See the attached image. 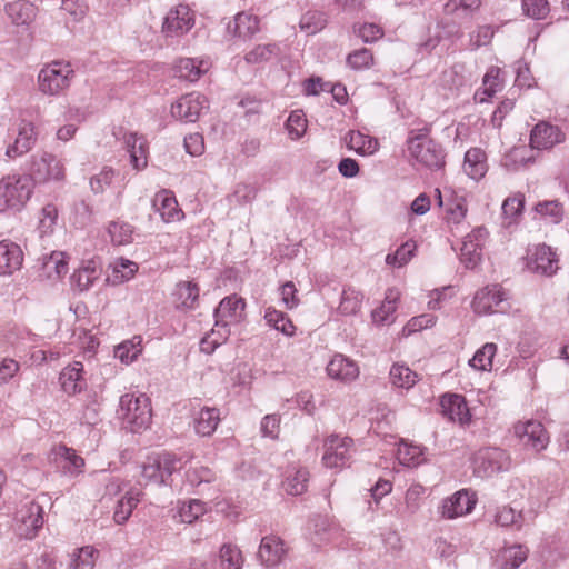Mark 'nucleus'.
I'll use <instances>...</instances> for the list:
<instances>
[{
  "label": "nucleus",
  "instance_id": "obj_1",
  "mask_svg": "<svg viewBox=\"0 0 569 569\" xmlns=\"http://www.w3.org/2000/svg\"><path fill=\"white\" fill-rule=\"evenodd\" d=\"M33 194L29 177L11 173L0 179V213H17L23 210Z\"/></svg>",
  "mask_w": 569,
  "mask_h": 569
},
{
  "label": "nucleus",
  "instance_id": "obj_2",
  "mask_svg": "<svg viewBox=\"0 0 569 569\" xmlns=\"http://www.w3.org/2000/svg\"><path fill=\"white\" fill-rule=\"evenodd\" d=\"M118 417L124 428L139 432L149 428L152 412L149 398L143 393H126L121 396Z\"/></svg>",
  "mask_w": 569,
  "mask_h": 569
},
{
  "label": "nucleus",
  "instance_id": "obj_3",
  "mask_svg": "<svg viewBox=\"0 0 569 569\" xmlns=\"http://www.w3.org/2000/svg\"><path fill=\"white\" fill-rule=\"evenodd\" d=\"M74 70L67 61H52L43 66L37 77L40 93L47 97L64 94L73 80Z\"/></svg>",
  "mask_w": 569,
  "mask_h": 569
},
{
  "label": "nucleus",
  "instance_id": "obj_4",
  "mask_svg": "<svg viewBox=\"0 0 569 569\" xmlns=\"http://www.w3.org/2000/svg\"><path fill=\"white\" fill-rule=\"evenodd\" d=\"M29 172L33 184L61 183L67 177L64 161L48 151L32 154Z\"/></svg>",
  "mask_w": 569,
  "mask_h": 569
},
{
  "label": "nucleus",
  "instance_id": "obj_5",
  "mask_svg": "<svg viewBox=\"0 0 569 569\" xmlns=\"http://www.w3.org/2000/svg\"><path fill=\"white\" fill-rule=\"evenodd\" d=\"M38 134L36 126L28 119H17L8 128L6 156L17 159L28 153L37 143Z\"/></svg>",
  "mask_w": 569,
  "mask_h": 569
},
{
  "label": "nucleus",
  "instance_id": "obj_6",
  "mask_svg": "<svg viewBox=\"0 0 569 569\" xmlns=\"http://www.w3.org/2000/svg\"><path fill=\"white\" fill-rule=\"evenodd\" d=\"M471 465L477 477L488 478L508 471L511 468L512 460L506 450L487 447L475 452Z\"/></svg>",
  "mask_w": 569,
  "mask_h": 569
},
{
  "label": "nucleus",
  "instance_id": "obj_7",
  "mask_svg": "<svg viewBox=\"0 0 569 569\" xmlns=\"http://www.w3.org/2000/svg\"><path fill=\"white\" fill-rule=\"evenodd\" d=\"M179 469V460L171 453L162 452L148 456L142 465L141 476L147 482L168 485L174 471Z\"/></svg>",
  "mask_w": 569,
  "mask_h": 569
},
{
  "label": "nucleus",
  "instance_id": "obj_8",
  "mask_svg": "<svg viewBox=\"0 0 569 569\" xmlns=\"http://www.w3.org/2000/svg\"><path fill=\"white\" fill-rule=\"evenodd\" d=\"M445 196L440 189H436L438 204L445 209V222L453 230L467 218L468 201L466 194L453 188H445Z\"/></svg>",
  "mask_w": 569,
  "mask_h": 569
},
{
  "label": "nucleus",
  "instance_id": "obj_9",
  "mask_svg": "<svg viewBox=\"0 0 569 569\" xmlns=\"http://www.w3.org/2000/svg\"><path fill=\"white\" fill-rule=\"evenodd\" d=\"M526 268L533 273L552 277L560 269L557 251L545 243L531 246L527 249Z\"/></svg>",
  "mask_w": 569,
  "mask_h": 569
},
{
  "label": "nucleus",
  "instance_id": "obj_10",
  "mask_svg": "<svg viewBox=\"0 0 569 569\" xmlns=\"http://www.w3.org/2000/svg\"><path fill=\"white\" fill-rule=\"evenodd\" d=\"M194 22V12L186 4H178L163 17L161 33L166 39H178L188 33Z\"/></svg>",
  "mask_w": 569,
  "mask_h": 569
},
{
  "label": "nucleus",
  "instance_id": "obj_11",
  "mask_svg": "<svg viewBox=\"0 0 569 569\" xmlns=\"http://www.w3.org/2000/svg\"><path fill=\"white\" fill-rule=\"evenodd\" d=\"M513 433L525 449L536 453L545 450L550 441L545 426L537 420L518 421Z\"/></svg>",
  "mask_w": 569,
  "mask_h": 569
},
{
  "label": "nucleus",
  "instance_id": "obj_12",
  "mask_svg": "<svg viewBox=\"0 0 569 569\" xmlns=\"http://www.w3.org/2000/svg\"><path fill=\"white\" fill-rule=\"evenodd\" d=\"M208 109L209 101L206 96L190 92L181 96L171 104L170 113L177 121L193 123Z\"/></svg>",
  "mask_w": 569,
  "mask_h": 569
},
{
  "label": "nucleus",
  "instance_id": "obj_13",
  "mask_svg": "<svg viewBox=\"0 0 569 569\" xmlns=\"http://www.w3.org/2000/svg\"><path fill=\"white\" fill-rule=\"evenodd\" d=\"M408 150L410 156L425 167L441 168L445 164L442 148L429 138H411L408 142Z\"/></svg>",
  "mask_w": 569,
  "mask_h": 569
},
{
  "label": "nucleus",
  "instance_id": "obj_14",
  "mask_svg": "<svg viewBox=\"0 0 569 569\" xmlns=\"http://www.w3.org/2000/svg\"><path fill=\"white\" fill-rule=\"evenodd\" d=\"M488 237L489 232L483 226L475 227L465 236L459 258L466 268L473 269L480 263Z\"/></svg>",
  "mask_w": 569,
  "mask_h": 569
},
{
  "label": "nucleus",
  "instance_id": "obj_15",
  "mask_svg": "<svg viewBox=\"0 0 569 569\" xmlns=\"http://www.w3.org/2000/svg\"><path fill=\"white\" fill-rule=\"evenodd\" d=\"M508 299L507 291L500 284H489L479 289L471 301V309L479 316L502 311Z\"/></svg>",
  "mask_w": 569,
  "mask_h": 569
},
{
  "label": "nucleus",
  "instance_id": "obj_16",
  "mask_svg": "<svg viewBox=\"0 0 569 569\" xmlns=\"http://www.w3.org/2000/svg\"><path fill=\"white\" fill-rule=\"evenodd\" d=\"M16 531L26 539L36 537L43 525V508L36 501H28L16 513Z\"/></svg>",
  "mask_w": 569,
  "mask_h": 569
},
{
  "label": "nucleus",
  "instance_id": "obj_17",
  "mask_svg": "<svg viewBox=\"0 0 569 569\" xmlns=\"http://www.w3.org/2000/svg\"><path fill=\"white\" fill-rule=\"evenodd\" d=\"M353 441L349 437L329 436L323 443L322 463L327 468H343L352 452Z\"/></svg>",
  "mask_w": 569,
  "mask_h": 569
},
{
  "label": "nucleus",
  "instance_id": "obj_18",
  "mask_svg": "<svg viewBox=\"0 0 569 569\" xmlns=\"http://www.w3.org/2000/svg\"><path fill=\"white\" fill-rule=\"evenodd\" d=\"M127 483L118 479L110 481L107 486L109 493H119L124 491V496L118 501L113 519L117 523H124L131 516L133 509L138 506L141 497V490L137 488H130L126 490Z\"/></svg>",
  "mask_w": 569,
  "mask_h": 569
},
{
  "label": "nucleus",
  "instance_id": "obj_19",
  "mask_svg": "<svg viewBox=\"0 0 569 569\" xmlns=\"http://www.w3.org/2000/svg\"><path fill=\"white\" fill-rule=\"evenodd\" d=\"M477 503V496L468 489H461L442 500L439 513L445 519H456L470 513Z\"/></svg>",
  "mask_w": 569,
  "mask_h": 569
},
{
  "label": "nucleus",
  "instance_id": "obj_20",
  "mask_svg": "<svg viewBox=\"0 0 569 569\" xmlns=\"http://www.w3.org/2000/svg\"><path fill=\"white\" fill-rule=\"evenodd\" d=\"M565 131L548 121H539L530 131L529 144L536 150H551L565 142Z\"/></svg>",
  "mask_w": 569,
  "mask_h": 569
},
{
  "label": "nucleus",
  "instance_id": "obj_21",
  "mask_svg": "<svg viewBox=\"0 0 569 569\" xmlns=\"http://www.w3.org/2000/svg\"><path fill=\"white\" fill-rule=\"evenodd\" d=\"M246 302L233 295L222 299L214 311V326L220 329H230L240 323L244 318Z\"/></svg>",
  "mask_w": 569,
  "mask_h": 569
},
{
  "label": "nucleus",
  "instance_id": "obj_22",
  "mask_svg": "<svg viewBox=\"0 0 569 569\" xmlns=\"http://www.w3.org/2000/svg\"><path fill=\"white\" fill-rule=\"evenodd\" d=\"M48 458L61 468L62 472L67 476L78 477L83 473L84 459L72 448L64 445L54 446L50 450Z\"/></svg>",
  "mask_w": 569,
  "mask_h": 569
},
{
  "label": "nucleus",
  "instance_id": "obj_23",
  "mask_svg": "<svg viewBox=\"0 0 569 569\" xmlns=\"http://www.w3.org/2000/svg\"><path fill=\"white\" fill-rule=\"evenodd\" d=\"M123 146L129 154L133 170L141 171L148 166L149 146L144 136L138 132H126L122 137Z\"/></svg>",
  "mask_w": 569,
  "mask_h": 569
},
{
  "label": "nucleus",
  "instance_id": "obj_24",
  "mask_svg": "<svg viewBox=\"0 0 569 569\" xmlns=\"http://www.w3.org/2000/svg\"><path fill=\"white\" fill-rule=\"evenodd\" d=\"M212 63L209 58L199 57V58H180L173 64V73L177 78L196 82L203 74H206Z\"/></svg>",
  "mask_w": 569,
  "mask_h": 569
},
{
  "label": "nucleus",
  "instance_id": "obj_25",
  "mask_svg": "<svg viewBox=\"0 0 569 569\" xmlns=\"http://www.w3.org/2000/svg\"><path fill=\"white\" fill-rule=\"evenodd\" d=\"M24 254L21 247L9 239L0 241V276L9 277L22 268Z\"/></svg>",
  "mask_w": 569,
  "mask_h": 569
},
{
  "label": "nucleus",
  "instance_id": "obj_26",
  "mask_svg": "<svg viewBox=\"0 0 569 569\" xmlns=\"http://www.w3.org/2000/svg\"><path fill=\"white\" fill-rule=\"evenodd\" d=\"M441 412L449 420L467 426L471 422L470 409L465 397L456 393L442 396L440 400Z\"/></svg>",
  "mask_w": 569,
  "mask_h": 569
},
{
  "label": "nucleus",
  "instance_id": "obj_27",
  "mask_svg": "<svg viewBox=\"0 0 569 569\" xmlns=\"http://www.w3.org/2000/svg\"><path fill=\"white\" fill-rule=\"evenodd\" d=\"M326 371L331 379L345 383L356 380L360 372L357 362L341 353H337L330 359Z\"/></svg>",
  "mask_w": 569,
  "mask_h": 569
},
{
  "label": "nucleus",
  "instance_id": "obj_28",
  "mask_svg": "<svg viewBox=\"0 0 569 569\" xmlns=\"http://www.w3.org/2000/svg\"><path fill=\"white\" fill-rule=\"evenodd\" d=\"M400 298L401 292L398 288L392 287L387 289L383 301L371 312L372 322L377 326L391 325L395 322Z\"/></svg>",
  "mask_w": 569,
  "mask_h": 569
},
{
  "label": "nucleus",
  "instance_id": "obj_29",
  "mask_svg": "<svg viewBox=\"0 0 569 569\" xmlns=\"http://www.w3.org/2000/svg\"><path fill=\"white\" fill-rule=\"evenodd\" d=\"M101 262L97 258L81 261L78 269L71 276V284L80 291L90 289L100 278Z\"/></svg>",
  "mask_w": 569,
  "mask_h": 569
},
{
  "label": "nucleus",
  "instance_id": "obj_30",
  "mask_svg": "<svg viewBox=\"0 0 569 569\" xmlns=\"http://www.w3.org/2000/svg\"><path fill=\"white\" fill-rule=\"evenodd\" d=\"M220 410L214 407H202L193 410L192 426L198 436L210 437L220 423Z\"/></svg>",
  "mask_w": 569,
  "mask_h": 569
},
{
  "label": "nucleus",
  "instance_id": "obj_31",
  "mask_svg": "<svg viewBox=\"0 0 569 569\" xmlns=\"http://www.w3.org/2000/svg\"><path fill=\"white\" fill-rule=\"evenodd\" d=\"M283 541L277 536H267L261 539L258 557L266 567L278 566L286 557Z\"/></svg>",
  "mask_w": 569,
  "mask_h": 569
},
{
  "label": "nucleus",
  "instance_id": "obj_32",
  "mask_svg": "<svg viewBox=\"0 0 569 569\" xmlns=\"http://www.w3.org/2000/svg\"><path fill=\"white\" fill-rule=\"evenodd\" d=\"M4 12L14 26L27 27L36 19L38 9L27 0H14L6 4Z\"/></svg>",
  "mask_w": 569,
  "mask_h": 569
},
{
  "label": "nucleus",
  "instance_id": "obj_33",
  "mask_svg": "<svg viewBox=\"0 0 569 569\" xmlns=\"http://www.w3.org/2000/svg\"><path fill=\"white\" fill-rule=\"evenodd\" d=\"M59 382L62 390L68 395L81 392L86 387L83 365L80 361H74L64 367L60 372Z\"/></svg>",
  "mask_w": 569,
  "mask_h": 569
},
{
  "label": "nucleus",
  "instance_id": "obj_34",
  "mask_svg": "<svg viewBox=\"0 0 569 569\" xmlns=\"http://www.w3.org/2000/svg\"><path fill=\"white\" fill-rule=\"evenodd\" d=\"M463 172L472 180L480 181L488 172L487 154L480 148H471L465 153Z\"/></svg>",
  "mask_w": 569,
  "mask_h": 569
},
{
  "label": "nucleus",
  "instance_id": "obj_35",
  "mask_svg": "<svg viewBox=\"0 0 569 569\" xmlns=\"http://www.w3.org/2000/svg\"><path fill=\"white\" fill-rule=\"evenodd\" d=\"M310 541L315 546H322L329 543L339 536V527L329 521L327 518L318 517L312 520V526L309 528Z\"/></svg>",
  "mask_w": 569,
  "mask_h": 569
},
{
  "label": "nucleus",
  "instance_id": "obj_36",
  "mask_svg": "<svg viewBox=\"0 0 569 569\" xmlns=\"http://www.w3.org/2000/svg\"><path fill=\"white\" fill-rule=\"evenodd\" d=\"M153 207L166 222L178 221L183 216L178 207L176 197L169 190H161L156 194Z\"/></svg>",
  "mask_w": 569,
  "mask_h": 569
},
{
  "label": "nucleus",
  "instance_id": "obj_37",
  "mask_svg": "<svg viewBox=\"0 0 569 569\" xmlns=\"http://www.w3.org/2000/svg\"><path fill=\"white\" fill-rule=\"evenodd\" d=\"M42 271L49 280H60L69 271L68 254L63 251H52L43 258Z\"/></svg>",
  "mask_w": 569,
  "mask_h": 569
},
{
  "label": "nucleus",
  "instance_id": "obj_38",
  "mask_svg": "<svg viewBox=\"0 0 569 569\" xmlns=\"http://www.w3.org/2000/svg\"><path fill=\"white\" fill-rule=\"evenodd\" d=\"M535 515L531 512L523 513L522 511H517L512 507L501 506L496 508L493 513V521L500 527H512L517 530H520L529 520H532Z\"/></svg>",
  "mask_w": 569,
  "mask_h": 569
},
{
  "label": "nucleus",
  "instance_id": "obj_39",
  "mask_svg": "<svg viewBox=\"0 0 569 569\" xmlns=\"http://www.w3.org/2000/svg\"><path fill=\"white\" fill-rule=\"evenodd\" d=\"M227 29L236 37L250 39L259 31V19L250 12H239L233 21L228 23Z\"/></svg>",
  "mask_w": 569,
  "mask_h": 569
},
{
  "label": "nucleus",
  "instance_id": "obj_40",
  "mask_svg": "<svg viewBox=\"0 0 569 569\" xmlns=\"http://www.w3.org/2000/svg\"><path fill=\"white\" fill-rule=\"evenodd\" d=\"M64 124L57 129L56 138L68 142L74 138L79 124L84 120V112L78 107H69L63 113Z\"/></svg>",
  "mask_w": 569,
  "mask_h": 569
},
{
  "label": "nucleus",
  "instance_id": "obj_41",
  "mask_svg": "<svg viewBox=\"0 0 569 569\" xmlns=\"http://www.w3.org/2000/svg\"><path fill=\"white\" fill-rule=\"evenodd\" d=\"M426 451L425 447L401 440L397 449V459L402 466L415 468L427 461Z\"/></svg>",
  "mask_w": 569,
  "mask_h": 569
},
{
  "label": "nucleus",
  "instance_id": "obj_42",
  "mask_svg": "<svg viewBox=\"0 0 569 569\" xmlns=\"http://www.w3.org/2000/svg\"><path fill=\"white\" fill-rule=\"evenodd\" d=\"M309 472L302 467L290 468L282 481L283 490L291 496L303 493L308 488Z\"/></svg>",
  "mask_w": 569,
  "mask_h": 569
},
{
  "label": "nucleus",
  "instance_id": "obj_43",
  "mask_svg": "<svg viewBox=\"0 0 569 569\" xmlns=\"http://www.w3.org/2000/svg\"><path fill=\"white\" fill-rule=\"evenodd\" d=\"M525 208V196L520 192L509 196L501 206L502 226L509 228L517 224Z\"/></svg>",
  "mask_w": 569,
  "mask_h": 569
},
{
  "label": "nucleus",
  "instance_id": "obj_44",
  "mask_svg": "<svg viewBox=\"0 0 569 569\" xmlns=\"http://www.w3.org/2000/svg\"><path fill=\"white\" fill-rule=\"evenodd\" d=\"M109 267L111 269L109 281L112 284H121L131 280L139 270L137 262L126 258L114 259Z\"/></svg>",
  "mask_w": 569,
  "mask_h": 569
},
{
  "label": "nucleus",
  "instance_id": "obj_45",
  "mask_svg": "<svg viewBox=\"0 0 569 569\" xmlns=\"http://www.w3.org/2000/svg\"><path fill=\"white\" fill-rule=\"evenodd\" d=\"M389 377L395 388L403 390L411 389L419 380V376L416 371L400 362H396L391 366Z\"/></svg>",
  "mask_w": 569,
  "mask_h": 569
},
{
  "label": "nucleus",
  "instance_id": "obj_46",
  "mask_svg": "<svg viewBox=\"0 0 569 569\" xmlns=\"http://www.w3.org/2000/svg\"><path fill=\"white\" fill-rule=\"evenodd\" d=\"M346 141L350 150H353L361 156H371L379 148V143L376 138L361 131H350L346 138Z\"/></svg>",
  "mask_w": 569,
  "mask_h": 569
},
{
  "label": "nucleus",
  "instance_id": "obj_47",
  "mask_svg": "<svg viewBox=\"0 0 569 569\" xmlns=\"http://www.w3.org/2000/svg\"><path fill=\"white\" fill-rule=\"evenodd\" d=\"M59 212L53 203L46 204L38 213L36 230L40 238H47L53 234L58 224Z\"/></svg>",
  "mask_w": 569,
  "mask_h": 569
},
{
  "label": "nucleus",
  "instance_id": "obj_48",
  "mask_svg": "<svg viewBox=\"0 0 569 569\" xmlns=\"http://www.w3.org/2000/svg\"><path fill=\"white\" fill-rule=\"evenodd\" d=\"M527 557L528 549L525 546L515 545L503 548L497 557V562L501 569H517Z\"/></svg>",
  "mask_w": 569,
  "mask_h": 569
},
{
  "label": "nucleus",
  "instance_id": "obj_49",
  "mask_svg": "<svg viewBox=\"0 0 569 569\" xmlns=\"http://www.w3.org/2000/svg\"><path fill=\"white\" fill-rule=\"evenodd\" d=\"M218 561L220 569H242L244 558L237 545L228 542L220 547Z\"/></svg>",
  "mask_w": 569,
  "mask_h": 569
},
{
  "label": "nucleus",
  "instance_id": "obj_50",
  "mask_svg": "<svg viewBox=\"0 0 569 569\" xmlns=\"http://www.w3.org/2000/svg\"><path fill=\"white\" fill-rule=\"evenodd\" d=\"M264 320L268 326L280 331L287 337H293L296 335V326L291 319L284 312L277 310L273 307H268L266 309Z\"/></svg>",
  "mask_w": 569,
  "mask_h": 569
},
{
  "label": "nucleus",
  "instance_id": "obj_51",
  "mask_svg": "<svg viewBox=\"0 0 569 569\" xmlns=\"http://www.w3.org/2000/svg\"><path fill=\"white\" fill-rule=\"evenodd\" d=\"M199 298V288L192 282H180L174 290V301L178 308L193 309Z\"/></svg>",
  "mask_w": 569,
  "mask_h": 569
},
{
  "label": "nucleus",
  "instance_id": "obj_52",
  "mask_svg": "<svg viewBox=\"0 0 569 569\" xmlns=\"http://www.w3.org/2000/svg\"><path fill=\"white\" fill-rule=\"evenodd\" d=\"M363 293L355 288L342 290L338 311L343 316H353L361 310Z\"/></svg>",
  "mask_w": 569,
  "mask_h": 569
},
{
  "label": "nucleus",
  "instance_id": "obj_53",
  "mask_svg": "<svg viewBox=\"0 0 569 569\" xmlns=\"http://www.w3.org/2000/svg\"><path fill=\"white\" fill-rule=\"evenodd\" d=\"M208 511V505L199 499L179 502L177 516L180 522L192 523Z\"/></svg>",
  "mask_w": 569,
  "mask_h": 569
},
{
  "label": "nucleus",
  "instance_id": "obj_54",
  "mask_svg": "<svg viewBox=\"0 0 569 569\" xmlns=\"http://www.w3.org/2000/svg\"><path fill=\"white\" fill-rule=\"evenodd\" d=\"M107 232L114 246H127L133 240V227L126 221L114 220L109 222Z\"/></svg>",
  "mask_w": 569,
  "mask_h": 569
},
{
  "label": "nucleus",
  "instance_id": "obj_55",
  "mask_svg": "<svg viewBox=\"0 0 569 569\" xmlns=\"http://www.w3.org/2000/svg\"><path fill=\"white\" fill-rule=\"evenodd\" d=\"M497 345L487 342L480 347L469 360L471 368L478 371H490L492 368V360L497 353Z\"/></svg>",
  "mask_w": 569,
  "mask_h": 569
},
{
  "label": "nucleus",
  "instance_id": "obj_56",
  "mask_svg": "<svg viewBox=\"0 0 569 569\" xmlns=\"http://www.w3.org/2000/svg\"><path fill=\"white\" fill-rule=\"evenodd\" d=\"M142 339L139 336L121 342L114 349V357L122 363L129 365L137 360L142 352Z\"/></svg>",
  "mask_w": 569,
  "mask_h": 569
},
{
  "label": "nucleus",
  "instance_id": "obj_57",
  "mask_svg": "<svg viewBox=\"0 0 569 569\" xmlns=\"http://www.w3.org/2000/svg\"><path fill=\"white\" fill-rule=\"evenodd\" d=\"M417 243L413 240H407L392 253L386 256V263L395 268L406 266L416 254Z\"/></svg>",
  "mask_w": 569,
  "mask_h": 569
},
{
  "label": "nucleus",
  "instance_id": "obj_58",
  "mask_svg": "<svg viewBox=\"0 0 569 569\" xmlns=\"http://www.w3.org/2000/svg\"><path fill=\"white\" fill-rule=\"evenodd\" d=\"M97 553L98 551L91 546L74 550L71 555L69 569H93Z\"/></svg>",
  "mask_w": 569,
  "mask_h": 569
},
{
  "label": "nucleus",
  "instance_id": "obj_59",
  "mask_svg": "<svg viewBox=\"0 0 569 569\" xmlns=\"http://www.w3.org/2000/svg\"><path fill=\"white\" fill-rule=\"evenodd\" d=\"M501 70L497 67H491L483 77V91L476 93V99L480 102H485L487 98L492 97L497 91L501 89Z\"/></svg>",
  "mask_w": 569,
  "mask_h": 569
},
{
  "label": "nucleus",
  "instance_id": "obj_60",
  "mask_svg": "<svg viewBox=\"0 0 569 569\" xmlns=\"http://www.w3.org/2000/svg\"><path fill=\"white\" fill-rule=\"evenodd\" d=\"M230 335L231 329H220L214 326L211 332L202 338L200 342L201 351L208 355L212 353L216 348L227 341Z\"/></svg>",
  "mask_w": 569,
  "mask_h": 569
},
{
  "label": "nucleus",
  "instance_id": "obj_61",
  "mask_svg": "<svg viewBox=\"0 0 569 569\" xmlns=\"http://www.w3.org/2000/svg\"><path fill=\"white\" fill-rule=\"evenodd\" d=\"M439 83L445 89H457L465 83V68L462 64H455L442 71Z\"/></svg>",
  "mask_w": 569,
  "mask_h": 569
},
{
  "label": "nucleus",
  "instance_id": "obj_62",
  "mask_svg": "<svg viewBox=\"0 0 569 569\" xmlns=\"http://www.w3.org/2000/svg\"><path fill=\"white\" fill-rule=\"evenodd\" d=\"M327 24L326 16L319 11L306 12L299 22V27L307 34H315L322 30Z\"/></svg>",
  "mask_w": 569,
  "mask_h": 569
},
{
  "label": "nucleus",
  "instance_id": "obj_63",
  "mask_svg": "<svg viewBox=\"0 0 569 569\" xmlns=\"http://www.w3.org/2000/svg\"><path fill=\"white\" fill-rule=\"evenodd\" d=\"M536 212L551 223H559L565 213L562 204L557 200L539 202Z\"/></svg>",
  "mask_w": 569,
  "mask_h": 569
},
{
  "label": "nucleus",
  "instance_id": "obj_64",
  "mask_svg": "<svg viewBox=\"0 0 569 569\" xmlns=\"http://www.w3.org/2000/svg\"><path fill=\"white\" fill-rule=\"evenodd\" d=\"M308 121L301 110H295L288 117L286 128L292 140L300 139L307 131Z\"/></svg>",
  "mask_w": 569,
  "mask_h": 569
}]
</instances>
